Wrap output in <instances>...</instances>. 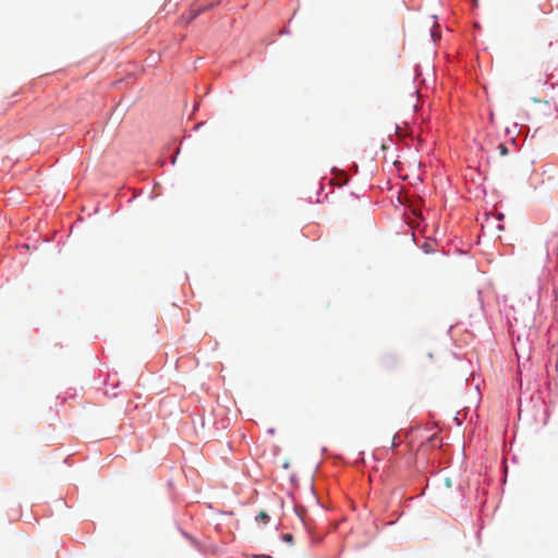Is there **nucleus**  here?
<instances>
[{"label": "nucleus", "mask_w": 558, "mask_h": 558, "mask_svg": "<svg viewBox=\"0 0 558 558\" xmlns=\"http://www.w3.org/2000/svg\"><path fill=\"white\" fill-rule=\"evenodd\" d=\"M206 10H208L207 7H205V8H197V9L194 8V7L191 8V10H190L191 16H190L187 22H191L192 20L196 19L202 12H204Z\"/></svg>", "instance_id": "1"}, {"label": "nucleus", "mask_w": 558, "mask_h": 558, "mask_svg": "<svg viewBox=\"0 0 558 558\" xmlns=\"http://www.w3.org/2000/svg\"><path fill=\"white\" fill-rule=\"evenodd\" d=\"M268 520H269V515L265 511H260L256 517V521H260L263 523H267Z\"/></svg>", "instance_id": "2"}, {"label": "nucleus", "mask_w": 558, "mask_h": 558, "mask_svg": "<svg viewBox=\"0 0 558 558\" xmlns=\"http://www.w3.org/2000/svg\"><path fill=\"white\" fill-rule=\"evenodd\" d=\"M282 539L286 542V543H289V544H293V535L290 534V533H286L282 535Z\"/></svg>", "instance_id": "3"}, {"label": "nucleus", "mask_w": 558, "mask_h": 558, "mask_svg": "<svg viewBox=\"0 0 558 558\" xmlns=\"http://www.w3.org/2000/svg\"><path fill=\"white\" fill-rule=\"evenodd\" d=\"M498 148L501 155H506L508 153V149L504 144H500Z\"/></svg>", "instance_id": "4"}, {"label": "nucleus", "mask_w": 558, "mask_h": 558, "mask_svg": "<svg viewBox=\"0 0 558 558\" xmlns=\"http://www.w3.org/2000/svg\"><path fill=\"white\" fill-rule=\"evenodd\" d=\"M424 250H425L426 252H429V251H428V250H429L428 244H425V245H424Z\"/></svg>", "instance_id": "5"}, {"label": "nucleus", "mask_w": 558, "mask_h": 558, "mask_svg": "<svg viewBox=\"0 0 558 558\" xmlns=\"http://www.w3.org/2000/svg\"><path fill=\"white\" fill-rule=\"evenodd\" d=\"M397 445V437H393L392 446Z\"/></svg>", "instance_id": "6"}, {"label": "nucleus", "mask_w": 558, "mask_h": 558, "mask_svg": "<svg viewBox=\"0 0 558 558\" xmlns=\"http://www.w3.org/2000/svg\"><path fill=\"white\" fill-rule=\"evenodd\" d=\"M397 445V437H393L392 446Z\"/></svg>", "instance_id": "7"}, {"label": "nucleus", "mask_w": 558, "mask_h": 558, "mask_svg": "<svg viewBox=\"0 0 558 558\" xmlns=\"http://www.w3.org/2000/svg\"><path fill=\"white\" fill-rule=\"evenodd\" d=\"M263 558H272L271 556L264 555Z\"/></svg>", "instance_id": "8"}]
</instances>
